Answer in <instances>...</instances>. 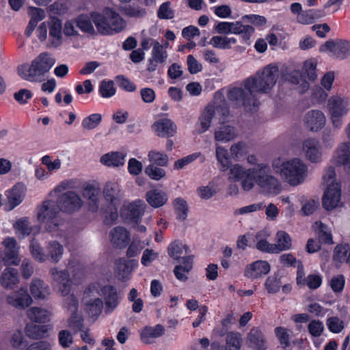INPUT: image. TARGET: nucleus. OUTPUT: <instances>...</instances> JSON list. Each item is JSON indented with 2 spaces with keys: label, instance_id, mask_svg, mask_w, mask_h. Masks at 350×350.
I'll use <instances>...</instances> for the list:
<instances>
[{
  "label": "nucleus",
  "instance_id": "nucleus-1",
  "mask_svg": "<svg viewBox=\"0 0 350 350\" xmlns=\"http://www.w3.org/2000/svg\"><path fill=\"white\" fill-rule=\"evenodd\" d=\"M278 68L269 64L262 70L243 81L241 87H234L227 94L228 98L246 110H252L256 105V94H267L275 85L278 78Z\"/></svg>",
  "mask_w": 350,
  "mask_h": 350
},
{
  "label": "nucleus",
  "instance_id": "nucleus-2",
  "mask_svg": "<svg viewBox=\"0 0 350 350\" xmlns=\"http://www.w3.org/2000/svg\"><path fill=\"white\" fill-rule=\"evenodd\" d=\"M55 63L51 54L43 52L39 54L30 64H24L18 66V75L30 82H41Z\"/></svg>",
  "mask_w": 350,
  "mask_h": 350
},
{
  "label": "nucleus",
  "instance_id": "nucleus-3",
  "mask_svg": "<svg viewBox=\"0 0 350 350\" xmlns=\"http://www.w3.org/2000/svg\"><path fill=\"white\" fill-rule=\"evenodd\" d=\"M273 167L275 172L291 185L297 186L305 180L308 175L307 165L299 158L281 161L280 159L273 162Z\"/></svg>",
  "mask_w": 350,
  "mask_h": 350
},
{
  "label": "nucleus",
  "instance_id": "nucleus-4",
  "mask_svg": "<svg viewBox=\"0 0 350 350\" xmlns=\"http://www.w3.org/2000/svg\"><path fill=\"white\" fill-rule=\"evenodd\" d=\"M57 203L53 200L43 201L36 209V218L39 222L44 224V229L48 232H55L62 230L64 219L61 217Z\"/></svg>",
  "mask_w": 350,
  "mask_h": 350
},
{
  "label": "nucleus",
  "instance_id": "nucleus-5",
  "mask_svg": "<svg viewBox=\"0 0 350 350\" xmlns=\"http://www.w3.org/2000/svg\"><path fill=\"white\" fill-rule=\"evenodd\" d=\"M92 18L98 31L103 35L120 32L126 25L121 16L110 8L105 9L102 14H92Z\"/></svg>",
  "mask_w": 350,
  "mask_h": 350
},
{
  "label": "nucleus",
  "instance_id": "nucleus-6",
  "mask_svg": "<svg viewBox=\"0 0 350 350\" xmlns=\"http://www.w3.org/2000/svg\"><path fill=\"white\" fill-rule=\"evenodd\" d=\"M256 166L245 170L239 164H235L230 168L229 178L234 181H241L243 189L250 191L254 187V183H256Z\"/></svg>",
  "mask_w": 350,
  "mask_h": 350
},
{
  "label": "nucleus",
  "instance_id": "nucleus-7",
  "mask_svg": "<svg viewBox=\"0 0 350 350\" xmlns=\"http://www.w3.org/2000/svg\"><path fill=\"white\" fill-rule=\"evenodd\" d=\"M215 29L219 33H232L239 34L243 43L247 45L250 44V36L254 32V28L252 26L243 25L241 22H220L217 25Z\"/></svg>",
  "mask_w": 350,
  "mask_h": 350
},
{
  "label": "nucleus",
  "instance_id": "nucleus-8",
  "mask_svg": "<svg viewBox=\"0 0 350 350\" xmlns=\"http://www.w3.org/2000/svg\"><path fill=\"white\" fill-rule=\"evenodd\" d=\"M256 183L270 192L278 191L280 187L278 180L269 174V167L265 163L257 164Z\"/></svg>",
  "mask_w": 350,
  "mask_h": 350
},
{
  "label": "nucleus",
  "instance_id": "nucleus-9",
  "mask_svg": "<svg viewBox=\"0 0 350 350\" xmlns=\"http://www.w3.org/2000/svg\"><path fill=\"white\" fill-rule=\"evenodd\" d=\"M57 203L61 211L72 213L79 211L83 206L81 197L72 191H68L59 196Z\"/></svg>",
  "mask_w": 350,
  "mask_h": 350
},
{
  "label": "nucleus",
  "instance_id": "nucleus-10",
  "mask_svg": "<svg viewBox=\"0 0 350 350\" xmlns=\"http://www.w3.org/2000/svg\"><path fill=\"white\" fill-rule=\"evenodd\" d=\"M50 274L55 286L62 296H66L70 293L72 282L70 274L67 270H58L57 268H51Z\"/></svg>",
  "mask_w": 350,
  "mask_h": 350
},
{
  "label": "nucleus",
  "instance_id": "nucleus-11",
  "mask_svg": "<svg viewBox=\"0 0 350 350\" xmlns=\"http://www.w3.org/2000/svg\"><path fill=\"white\" fill-rule=\"evenodd\" d=\"M327 51L334 57L343 59L350 55V42L347 40H327L320 47V51Z\"/></svg>",
  "mask_w": 350,
  "mask_h": 350
},
{
  "label": "nucleus",
  "instance_id": "nucleus-12",
  "mask_svg": "<svg viewBox=\"0 0 350 350\" xmlns=\"http://www.w3.org/2000/svg\"><path fill=\"white\" fill-rule=\"evenodd\" d=\"M302 151L305 158L311 163H318L322 160V149L318 139L309 137L302 143Z\"/></svg>",
  "mask_w": 350,
  "mask_h": 350
},
{
  "label": "nucleus",
  "instance_id": "nucleus-13",
  "mask_svg": "<svg viewBox=\"0 0 350 350\" xmlns=\"http://www.w3.org/2000/svg\"><path fill=\"white\" fill-rule=\"evenodd\" d=\"M100 295L103 299L105 312H112L118 306L122 299L118 294L117 288L111 285H105L100 289Z\"/></svg>",
  "mask_w": 350,
  "mask_h": 350
},
{
  "label": "nucleus",
  "instance_id": "nucleus-14",
  "mask_svg": "<svg viewBox=\"0 0 350 350\" xmlns=\"http://www.w3.org/2000/svg\"><path fill=\"white\" fill-rule=\"evenodd\" d=\"M5 250L3 262L5 265H18L21 259L18 256V247L16 240L13 237H7L3 242Z\"/></svg>",
  "mask_w": 350,
  "mask_h": 350
},
{
  "label": "nucleus",
  "instance_id": "nucleus-15",
  "mask_svg": "<svg viewBox=\"0 0 350 350\" xmlns=\"http://www.w3.org/2000/svg\"><path fill=\"white\" fill-rule=\"evenodd\" d=\"M340 185L333 183L327 187L323 198V206L327 211L337 207L340 201Z\"/></svg>",
  "mask_w": 350,
  "mask_h": 350
},
{
  "label": "nucleus",
  "instance_id": "nucleus-16",
  "mask_svg": "<svg viewBox=\"0 0 350 350\" xmlns=\"http://www.w3.org/2000/svg\"><path fill=\"white\" fill-rule=\"evenodd\" d=\"M26 195V187L21 183L14 185L12 188L5 193L7 197L6 205L9 211L18 206L24 200Z\"/></svg>",
  "mask_w": 350,
  "mask_h": 350
},
{
  "label": "nucleus",
  "instance_id": "nucleus-17",
  "mask_svg": "<svg viewBox=\"0 0 350 350\" xmlns=\"http://www.w3.org/2000/svg\"><path fill=\"white\" fill-rule=\"evenodd\" d=\"M326 123V118L320 110H311L304 116L306 127L311 131L317 132L320 131Z\"/></svg>",
  "mask_w": 350,
  "mask_h": 350
},
{
  "label": "nucleus",
  "instance_id": "nucleus-18",
  "mask_svg": "<svg viewBox=\"0 0 350 350\" xmlns=\"http://www.w3.org/2000/svg\"><path fill=\"white\" fill-rule=\"evenodd\" d=\"M145 207L146 204L142 201H135L125 206L122 210L121 214L125 219L138 223L144 215Z\"/></svg>",
  "mask_w": 350,
  "mask_h": 350
},
{
  "label": "nucleus",
  "instance_id": "nucleus-19",
  "mask_svg": "<svg viewBox=\"0 0 350 350\" xmlns=\"http://www.w3.org/2000/svg\"><path fill=\"white\" fill-rule=\"evenodd\" d=\"M8 303L18 309H24L28 307L32 302V299L27 293V291L23 288L18 291L12 293L7 297Z\"/></svg>",
  "mask_w": 350,
  "mask_h": 350
},
{
  "label": "nucleus",
  "instance_id": "nucleus-20",
  "mask_svg": "<svg viewBox=\"0 0 350 350\" xmlns=\"http://www.w3.org/2000/svg\"><path fill=\"white\" fill-rule=\"evenodd\" d=\"M329 115L345 116L349 111V101L345 98L333 96L327 100Z\"/></svg>",
  "mask_w": 350,
  "mask_h": 350
},
{
  "label": "nucleus",
  "instance_id": "nucleus-21",
  "mask_svg": "<svg viewBox=\"0 0 350 350\" xmlns=\"http://www.w3.org/2000/svg\"><path fill=\"white\" fill-rule=\"evenodd\" d=\"M248 346L255 350H265L267 349V338L262 332L258 327L250 329L247 336Z\"/></svg>",
  "mask_w": 350,
  "mask_h": 350
},
{
  "label": "nucleus",
  "instance_id": "nucleus-22",
  "mask_svg": "<svg viewBox=\"0 0 350 350\" xmlns=\"http://www.w3.org/2000/svg\"><path fill=\"white\" fill-rule=\"evenodd\" d=\"M100 189L92 185H87L84 187L83 196L88 202V210L92 213H96L99 209Z\"/></svg>",
  "mask_w": 350,
  "mask_h": 350
},
{
  "label": "nucleus",
  "instance_id": "nucleus-23",
  "mask_svg": "<svg viewBox=\"0 0 350 350\" xmlns=\"http://www.w3.org/2000/svg\"><path fill=\"white\" fill-rule=\"evenodd\" d=\"M270 271V265L267 261L257 260L248 265L245 269V276L255 279L267 275Z\"/></svg>",
  "mask_w": 350,
  "mask_h": 350
},
{
  "label": "nucleus",
  "instance_id": "nucleus-24",
  "mask_svg": "<svg viewBox=\"0 0 350 350\" xmlns=\"http://www.w3.org/2000/svg\"><path fill=\"white\" fill-rule=\"evenodd\" d=\"M238 136V131L230 124H221L215 128L214 139L217 142H228L234 140Z\"/></svg>",
  "mask_w": 350,
  "mask_h": 350
},
{
  "label": "nucleus",
  "instance_id": "nucleus-25",
  "mask_svg": "<svg viewBox=\"0 0 350 350\" xmlns=\"http://www.w3.org/2000/svg\"><path fill=\"white\" fill-rule=\"evenodd\" d=\"M49 38L51 44L54 47L62 43V25L61 21L57 17L51 18L49 22Z\"/></svg>",
  "mask_w": 350,
  "mask_h": 350
},
{
  "label": "nucleus",
  "instance_id": "nucleus-26",
  "mask_svg": "<svg viewBox=\"0 0 350 350\" xmlns=\"http://www.w3.org/2000/svg\"><path fill=\"white\" fill-rule=\"evenodd\" d=\"M103 193L105 200L108 202L110 205L116 206L119 204L120 198L122 197V192L120 185L117 183H107L104 186Z\"/></svg>",
  "mask_w": 350,
  "mask_h": 350
},
{
  "label": "nucleus",
  "instance_id": "nucleus-27",
  "mask_svg": "<svg viewBox=\"0 0 350 350\" xmlns=\"http://www.w3.org/2000/svg\"><path fill=\"white\" fill-rule=\"evenodd\" d=\"M215 115L214 105H207L198 118L196 131L201 134L206 131L211 126L212 120Z\"/></svg>",
  "mask_w": 350,
  "mask_h": 350
},
{
  "label": "nucleus",
  "instance_id": "nucleus-28",
  "mask_svg": "<svg viewBox=\"0 0 350 350\" xmlns=\"http://www.w3.org/2000/svg\"><path fill=\"white\" fill-rule=\"evenodd\" d=\"M64 252V247L60 243L57 241H49L45 247L46 260L56 264L62 259Z\"/></svg>",
  "mask_w": 350,
  "mask_h": 350
},
{
  "label": "nucleus",
  "instance_id": "nucleus-29",
  "mask_svg": "<svg viewBox=\"0 0 350 350\" xmlns=\"http://www.w3.org/2000/svg\"><path fill=\"white\" fill-rule=\"evenodd\" d=\"M152 128L161 137H172L176 132V126L170 119H162L154 123Z\"/></svg>",
  "mask_w": 350,
  "mask_h": 350
},
{
  "label": "nucleus",
  "instance_id": "nucleus-30",
  "mask_svg": "<svg viewBox=\"0 0 350 350\" xmlns=\"http://www.w3.org/2000/svg\"><path fill=\"white\" fill-rule=\"evenodd\" d=\"M111 241L117 247H125L129 241V232L123 227H116L110 232Z\"/></svg>",
  "mask_w": 350,
  "mask_h": 350
},
{
  "label": "nucleus",
  "instance_id": "nucleus-31",
  "mask_svg": "<svg viewBox=\"0 0 350 350\" xmlns=\"http://www.w3.org/2000/svg\"><path fill=\"white\" fill-rule=\"evenodd\" d=\"M1 285L8 289L14 288L19 282V275L17 269L14 268H5L1 275Z\"/></svg>",
  "mask_w": 350,
  "mask_h": 350
},
{
  "label": "nucleus",
  "instance_id": "nucleus-32",
  "mask_svg": "<svg viewBox=\"0 0 350 350\" xmlns=\"http://www.w3.org/2000/svg\"><path fill=\"white\" fill-rule=\"evenodd\" d=\"M146 200L152 207L159 208L167 203L168 196L161 190L152 189L146 192Z\"/></svg>",
  "mask_w": 350,
  "mask_h": 350
},
{
  "label": "nucleus",
  "instance_id": "nucleus-33",
  "mask_svg": "<svg viewBox=\"0 0 350 350\" xmlns=\"http://www.w3.org/2000/svg\"><path fill=\"white\" fill-rule=\"evenodd\" d=\"M126 154L120 152H111L100 157V162L108 167H118L124 165Z\"/></svg>",
  "mask_w": 350,
  "mask_h": 350
},
{
  "label": "nucleus",
  "instance_id": "nucleus-34",
  "mask_svg": "<svg viewBox=\"0 0 350 350\" xmlns=\"http://www.w3.org/2000/svg\"><path fill=\"white\" fill-rule=\"evenodd\" d=\"M193 267V256H187L183 258L182 264L174 267V273L176 278L182 282H186L188 279L187 274Z\"/></svg>",
  "mask_w": 350,
  "mask_h": 350
},
{
  "label": "nucleus",
  "instance_id": "nucleus-35",
  "mask_svg": "<svg viewBox=\"0 0 350 350\" xmlns=\"http://www.w3.org/2000/svg\"><path fill=\"white\" fill-rule=\"evenodd\" d=\"M168 254L170 257L180 261L184 256H190L189 247L180 241H174L168 247Z\"/></svg>",
  "mask_w": 350,
  "mask_h": 350
},
{
  "label": "nucleus",
  "instance_id": "nucleus-36",
  "mask_svg": "<svg viewBox=\"0 0 350 350\" xmlns=\"http://www.w3.org/2000/svg\"><path fill=\"white\" fill-rule=\"evenodd\" d=\"M27 315L32 321L44 323L50 321L51 313L42 308L31 307L27 311Z\"/></svg>",
  "mask_w": 350,
  "mask_h": 350
},
{
  "label": "nucleus",
  "instance_id": "nucleus-37",
  "mask_svg": "<svg viewBox=\"0 0 350 350\" xmlns=\"http://www.w3.org/2000/svg\"><path fill=\"white\" fill-rule=\"evenodd\" d=\"M30 291L35 299H44L49 295V288L39 279L33 280L30 286Z\"/></svg>",
  "mask_w": 350,
  "mask_h": 350
},
{
  "label": "nucleus",
  "instance_id": "nucleus-38",
  "mask_svg": "<svg viewBox=\"0 0 350 350\" xmlns=\"http://www.w3.org/2000/svg\"><path fill=\"white\" fill-rule=\"evenodd\" d=\"M333 259L338 263L346 262L350 266V245H338L334 249Z\"/></svg>",
  "mask_w": 350,
  "mask_h": 350
},
{
  "label": "nucleus",
  "instance_id": "nucleus-39",
  "mask_svg": "<svg viewBox=\"0 0 350 350\" xmlns=\"http://www.w3.org/2000/svg\"><path fill=\"white\" fill-rule=\"evenodd\" d=\"M164 327L161 325L155 327H146L141 332V339L146 344L152 342V338H158L164 334Z\"/></svg>",
  "mask_w": 350,
  "mask_h": 350
},
{
  "label": "nucleus",
  "instance_id": "nucleus-40",
  "mask_svg": "<svg viewBox=\"0 0 350 350\" xmlns=\"http://www.w3.org/2000/svg\"><path fill=\"white\" fill-rule=\"evenodd\" d=\"M338 162L345 166V170L350 173V143L341 144L337 150Z\"/></svg>",
  "mask_w": 350,
  "mask_h": 350
},
{
  "label": "nucleus",
  "instance_id": "nucleus-41",
  "mask_svg": "<svg viewBox=\"0 0 350 350\" xmlns=\"http://www.w3.org/2000/svg\"><path fill=\"white\" fill-rule=\"evenodd\" d=\"M131 267L129 262L124 258H120L116 260L114 272L116 276L120 280L123 281L128 278L131 272Z\"/></svg>",
  "mask_w": 350,
  "mask_h": 350
},
{
  "label": "nucleus",
  "instance_id": "nucleus-42",
  "mask_svg": "<svg viewBox=\"0 0 350 350\" xmlns=\"http://www.w3.org/2000/svg\"><path fill=\"white\" fill-rule=\"evenodd\" d=\"M275 252L279 253L284 250H289L291 247V239L284 231H279L275 236Z\"/></svg>",
  "mask_w": 350,
  "mask_h": 350
},
{
  "label": "nucleus",
  "instance_id": "nucleus-43",
  "mask_svg": "<svg viewBox=\"0 0 350 350\" xmlns=\"http://www.w3.org/2000/svg\"><path fill=\"white\" fill-rule=\"evenodd\" d=\"M236 43V38L221 36H215L209 41V44L213 47L221 49H230L232 45Z\"/></svg>",
  "mask_w": 350,
  "mask_h": 350
},
{
  "label": "nucleus",
  "instance_id": "nucleus-44",
  "mask_svg": "<svg viewBox=\"0 0 350 350\" xmlns=\"http://www.w3.org/2000/svg\"><path fill=\"white\" fill-rule=\"evenodd\" d=\"M27 336L32 339L38 340L46 336L48 328L46 325L31 324L26 326Z\"/></svg>",
  "mask_w": 350,
  "mask_h": 350
},
{
  "label": "nucleus",
  "instance_id": "nucleus-45",
  "mask_svg": "<svg viewBox=\"0 0 350 350\" xmlns=\"http://www.w3.org/2000/svg\"><path fill=\"white\" fill-rule=\"evenodd\" d=\"M85 304L88 314L92 317H98L105 308L103 301L100 298L85 299Z\"/></svg>",
  "mask_w": 350,
  "mask_h": 350
},
{
  "label": "nucleus",
  "instance_id": "nucleus-46",
  "mask_svg": "<svg viewBox=\"0 0 350 350\" xmlns=\"http://www.w3.org/2000/svg\"><path fill=\"white\" fill-rule=\"evenodd\" d=\"M315 226L319 241L325 244H333L332 236L327 226L321 221L315 222Z\"/></svg>",
  "mask_w": 350,
  "mask_h": 350
},
{
  "label": "nucleus",
  "instance_id": "nucleus-47",
  "mask_svg": "<svg viewBox=\"0 0 350 350\" xmlns=\"http://www.w3.org/2000/svg\"><path fill=\"white\" fill-rule=\"evenodd\" d=\"M216 158L220 165V170L225 172L230 166V158L228 150L223 146H217L215 150Z\"/></svg>",
  "mask_w": 350,
  "mask_h": 350
},
{
  "label": "nucleus",
  "instance_id": "nucleus-48",
  "mask_svg": "<svg viewBox=\"0 0 350 350\" xmlns=\"http://www.w3.org/2000/svg\"><path fill=\"white\" fill-rule=\"evenodd\" d=\"M242 338L238 332H229L226 337V350H240Z\"/></svg>",
  "mask_w": 350,
  "mask_h": 350
},
{
  "label": "nucleus",
  "instance_id": "nucleus-49",
  "mask_svg": "<svg viewBox=\"0 0 350 350\" xmlns=\"http://www.w3.org/2000/svg\"><path fill=\"white\" fill-rule=\"evenodd\" d=\"M173 206L177 215V219L180 221L185 220L188 214L187 202L181 198H177L173 201Z\"/></svg>",
  "mask_w": 350,
  "mask_h": 350
},
{
  "label": "nucleus",
  "instance_id": "nucleus-50",
  "mask_svg": "<svg viewBox=\"0 0 350 350\" xmlns=\"http://www.w3.org/2000/svg\"><path fill=\"white\" fill-rule=\"evenodd\" d=\"M148 160L154 165L167 166L168 163V157L163 152L157 150H150L148 154Z\"/></svg>",
  "mask_w": 350,
  "mask_h": 350
},
{
  "label": "nucleus",
  "instance_id": "nucleus-51",
  "mask_svg": "<svg viewBox=\"0 0 350 350\" xmlns=\"http://www.w3.org/2000/svg\"><path fill=\"white\" fill-rule=\"evenodd\" d=\"M293 332L283 327L275 328V334L280 341L282 347L286 349L290 346V336Z\"/></svg>",
  "mask_w": 350,
  "mask_h": 350
},
{
  "label": "nucleus",
  "instance_id": "nucleus-52",
  "mask_svg": "<svg viewBox=\"0 0 350 350\" xmlns=\"http://www.w3.org/2000/svg\"><path fill=\"white\" fill-rule=\"evenodd\" d=\"M151 58L156 62H159L160 64H163L166 62L167 53L166 51L164 50L163 46L158 41L154 42Z\"/></svg>",
  "mask_w": 350,
  "mask_h": 350
},
{
  "label": "nucleus",
  "instance_id": "nucleus-53",
  "mask_svg": "<svg viewBox=\"0 0 350 350\" xmlns=\"http://www.w3.org/2000/svg\"><path fill=\"white\" fill-rule=\"evenodd\" d=\"M230 152L234 159L239 160L248 152V147L245 142L241 141L232 144Z\"/></svg>",
  "mask_w": 350,
  "mask_h": 350
},
{
  "label": "nucleus",
  "instance_id": "nucleus-54",
  "mask_svg": "<svg viewBox=\"0 0 350 350\" xmlns=\"http://www.w3.org/2000/svg\"><path fill=\"white\" fill-rule=\"evenodd\" d=\"M17 232L23 237L29 235L32 232V226L30 225L28 217H22L18 219L13 225Z\"/></svg>",
  "mask_w": 350,
  "mask_h": 350
},
{
  "label": "nucleus",
  "instance_id": "nucleus-55",
  "mask_svg": "<svg viewBox=\"0 0 350 350\" xmlns=\"http://www.w3.org/2000/svg\"><path fill=\"white\" fill-rule=\"evenodd\" d=\"M75 23L77 27L82 31L89 34H94V28L88 16L80 15L76 18Z\"/></svg>",
  "mask_w": 350,
  "mask_h": 350
},
{
  "label": "nucleus",
  "instance_id": "nucleus-56",
  "mask_svg": "<svg viewBox=\"0 0 350 350\" xmlns=\"http://www.w3.org/2000/svg\"><path fill=\"white\" fill-rule=\"evenodd\" d=\"M102 120L100 113H93L85 118L82 121V127L85 130H92L96 128Z\"/></svg>",
  "mask_w": 350,
  "mask_h": 350
},
{
  "label": "nucleus",
  "instance_id": "nucleus-57",
  "mask_svg": "<svg viewBox=\"0 0 350 350\" xmlns=\"http://www.w3.org/2000/svg\"><path fill=\"white\" fill-rule=\"evenodd\" d=\"M29 249L31 255L36 260L40 262L46 261V252H43L42 247L35 239L31 241Z\"/></svg>",
  "mask_w": 350,
  "mask_h": 350
},
{
  "label": "nucleus",
  "instance_id": "nucleus-58",
  "mask_svg": "<svg viewBox=\"0 0 350 350\" xmlns=\"http://www.w3.org/2000/svg\"><path fill=\"white\" fill-rule=\"evenodd\" d=\"M262 232H259L256 235V239L258 240L256 247V248L262 252H266L268 253H276L275 246L274 244L268 243L265 239H260L262 237Z\"/></svg>",
  "mask_w": 350,
  "mask_h": 350
},
{
  "label": "nucleus",
  "instance_id": "nucleus-59",
  "mask_svg": "<svg viewBox=\"0 0 350 350\" xmlns=\"http://www.w3.org/2000/svg\"><path fill=\"white\" fill-rule=\"evenodd\" d=\"M145 173L152 180H159L165 176L164 170L159 168L153 164L148 165L145 168Z\"/></svg>",
  "mask_w": 350,
  "mask_h": 350
},
{
  "label": "nucleus",
  "instance_id": "nucleus-60",
  "mask_svg": "<svg viewBox=\"0 0 350 350\" xmlns=\"http://www.w3.org/2000/svg\"><path fill=\"white\" fill-rule=\"evenodd\" d=\"M304 72L310 81H314L317 79V61L315 59H309L304 62Z\"/></svg>",
  "mask_w": 350,
  "mask_h": 350
},
{
  "label": "nucleus",
  "instance_id": "nucleus-61",
  "mask_svg": "<svg viewBox=\"0 0 350 350\" xmlns=\"http://www.w3.org/2000/svg\"><path fill=\"white\" fill-rule=\"evenodd\" d=\"M70 327L76 329V331H82L83 329V318L81 314L77 312H71L68 320Z\"/></svg>",
  "mask_w": 350,
  "mask_h": 350
},
{
  "label": "nucleus",
  "instance_id": "nucleus-62",
  "mask_svg": "<svg viewBox=\"0 0 350 350\" xmlns=\"http://www.w3.org/2000/svg\"><path fill=\"white\" fill-rule=\"evenodd\" d=\"M99 92L103 97L108 98L115 94L116 90L113 82L103 81L99 87Z\"/></svg>",
  "mask_w": 350,
  "mask_h": 350
},
{
  "label": "nucleus",
  "instance_id": "nucleus-63",
  "mask_svg": "<svg viewBox=\"0 0 350 350\" xmlns=\"http://www.w3.org/2000/svg\"><path fill=\"white\" fill-rule=\"evenodd\" d=\"M58 340L63 348H68L73 343V338L71 333L66 329L61 330L58 333Z\"/></svg>",
  "mask_w": 350,
  "mask_h": 350
},
{
  "label": "nucleus",
  "instance_id": "nucleus-64",
  "mask_svg": "<svg viewBox=\"0 0 350 350\" xmlns=\"http://www.w3.org/2000/svg\"><path fill=\"white\" fill-rule=\"evenodd\" d=\"M170 2L162 3L157 12V16L161 19H171L174 18V11L170 7Z\"/></svg>",
  "mask_w": 350,
  "mask_h": 350
}]
</instances>
